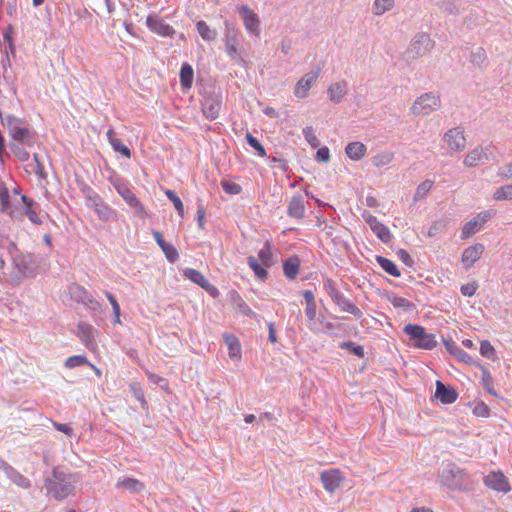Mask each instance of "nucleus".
Here are the masks:
<instances>
[{"instance_id": "f257e3e1", "label": "nucleus", "mask_w": 512, "mask_h": 512, "mask_svg": "<svg viewBox=\"0 0 512 512\" xmlns=\"http://www.w3.org/2000/svg\"><path fill=\"white\" fill-rule=\"evenodd\" d=\"M404 332L413 341V346L418 349L431 350L437 345L435 336L428 334L425 328L418 324H407Z\"/></svg>"}, {"instance_id": "f03ea898", "label": "nucleus", "mask_w": 512, "mask_h": 512, "mask_svg": "<svg viewBox=\"0 0 512 512\" xmlns=\"http://www.w3.org/2000/svg\"><path fill=\"white\" fill-rule=\"evenodd\" d=\"M441 106L440 96L436 93H425L419 96L411 105V112L416 115H429Z\"/></svg>"}, {"instance_id": "7ed1b4c3", "label": "nucleus", "mask_w": 512, "mask_h": 512, "mask_svg": "<svg viewBox=\"0 0 512 512\" xmlns=\"http://www.w3.org/2000/svg\"><path fill=\"white\" fill-rule=\"evenodd\" d=\"M442 141L449 154L462 152L467 145L464 130L460 127H454L446 131Z\"/></svg>"}, {"instance_id": "20e7f679", "label": "nucleus", "mask_w": 512, "mask_h": 512, "mask_svg": "<svg viewBox=\"0 0 512 512\" xmlns=\"http://www.w3.org/2000/svg\"><path fill=\"white\" fill-rule=\"evenodd\" d=\"M320 480L327 492L334 493L340 488L345 477L340 469L332 468L322 471L320 474Z\"/></svg>"}, {"instance_id": "39448f33", "label": "nucleus", "mask_w": 512, "mask_h": 512, "mask_svg": "<svg viewBox=\"0 0 512 512\" xmlns=\"http://www.w3.org/2000/svg\"><path fill=\"white\" fill-rule=\"evenodd\" d=\"M114 187L123 200L134 210L138 216L146 215L145 208L133 191L124 183H116Z\"/></svg>"}, {"instance_id": "423d86ee", "label": "nucleus", "mask_w": 512, "mask_h": 512, "mask_svg": "<svg viewBox=\"0 0 512 512\" xmlns=\"http://www.w3.org/2000/svg\"><path fill=\"white\" fill-rule=\"evenodd\" d=\"M433 45L434 42L430 39L428 35L421 34L417 36V38L411 43L410 47L408 48V57L412 59L423 57L424 55L430 52Z\"/></svg>"}, {"instance_id": "0eeeda50", "label": "nucleus", "mask_w": 512, "mask_h": 512, "mask_svg": "<svg viewBox=\"0 0 512 512\" xmlns=\"http://www.w3.org/2000/svg\"><path fill=\"white\" fill-rule=\"evenodd\" d=\"M319 76H320L319 68L306 73L296 83V85L294 87V95L299 99L306 98L309 94L311 87L317 82Z\"/></svg>"}, {"instance_id": "6e6552de", "label": "nucleus", "mask_w": 512, "mask_h": 512, "mask_svg": "<svg viewBox=\"0 0 512 512\" xmlns=\"http://www.w3.org/2000/svg\"><path fill=\"white\" fill-rule=\"evenodd\" d=\"M6 125L10 136L14 140L26 142L29 139V129L25 126L21 119L12 115H8L6 118Z\"/></svg>"}, {"instance_id": "1a4fd4ad", "label": "nucleus", "mask_w": 512, "mask_h": 512, "mask_svg": "<svg viewBox=\"0 0 512 512\" xmlns=\"http://www.w3.org/2000/svg\"><path fill=\"white\" fill-rule=\"evenodd\" d=\"M183 275L191 282L203 288L212 297L216 298L219 296V290L214 285H212L200 271L193 268H187L184 270Z\"/></svg>"}, {"instance_id": "9d476101", "label": "nucleus", "mask_w": 512, "mask_h": 512, "mask_svg": "<svg viewBox=\"0 0 512 512\" xmlns=\"http://www.w3.org/2000/svg\"><path fill=\"white\" fill-rule=\"evenodd\" d=\"M146 25L152 32L162 37H172L176 33L171 25L156 14H151L146 18Z\"/></svg>"}, {"instance_id": "9b49d317", "label": "nucleus", "mask_w": 512, "mask_h": 512, "mask_svg": "<svg viewBox=\"0 0 512 512\" xmlns=\"http://www.w3.org/2000/svg\"><path fill=\"white\" fill-rule=\"evenodd\" d=\"M362 217L382 242L388 243L391 241L392 235L385 224L381 223L375 216L366 211L362 214Z\"/></svg>"}, {"instance_id": "f8f14e48", "label": "nucleus", "mask_w": 512, "mask_h": 512, "mask_svg": "<svg viewBox=\"0 0 512 512\" xmlns=\"http://www.w3.org/2000/svg\"><path fill=\"white\" fill-rule=\"evenodd\" d=\"M484 484L498 492L507 493L511 490L508 478L501 471H491L485 477Z\"/></svg>"}, {"instance_id": "ddd939ff", "label": "nucleus", "mask_w": 512, "mask_h": 512, "mask_svg": "<svg viewBox=\"0 0 512 512\" xmlns=\"http://www.w3.org/2000/svg\"><path fill=\"white\" fill-rule=\"evenodd\" d=\"M492 215L493 213L491 211H483L479 213L475 218L468 221L462 229L461 238L467 239L475 234L483 227L486 221L492 217Z\"/></svg>"}, {"instance_id": "4468645a", "label": "nucleus", "mask_w": 512, "mask_h": 512, "mask_svg": "<svg viewBox=\"0 0 512 512\" xmlns=\"http://www.w3.org/2000/svg\"><path fill=\"white\" fill-rule=\"evenodd\" d=\"M491 157L492 150L489 147H476L465 156L463 164L466 167L472 168L480 165L485 160H489Z\"/></svg>"}, {"instance_id": "2eb2a0df", "label": "nucleus", "mask_w": 512, "mask_h": 512, "mask_svg": "<svg viewBox=\"0 0 512 512\" xmlns=\"http://www.w3.org/2000/svg\"><path fill=\"white\" fill-rule=\"evenodd\" d=\"M238 10L242 15L244 26L247 31L258 36L260 33V21L258 15L246 5L239 7Z\"/></svg>"}, {"instance_id": "dca6fc26", "label": "nucleus", "mask_w": 512, "mask_h": 512, "mask_svg": "<svg viewBox=\"0 0 512 512\" xmlns=\"http://www.w3.org/2000/svg\"><path fill=\"white\" fill-rule=\"evenodd\" d=\"M484 251V246L482 244H475L467 247L461 256V261L463 266L466 269H470L474 266V264L480 259L482 253Z\"/></svg>"}, {"instance_id": "f3484780", "label": "nucleus", "mask_w": 512, "mask_h": 512, "mask_svg": "<svg viewBox=\"0 0 512 512\" xmlns=\"http://www.w3.org/2000/svg\"><path fill=\"white\" fill-rule=\"evenodd\" d=\"M223 339L227 346L229 357L234 361H240L242 358V347L239 339L231 333H224Z\"/></svg>"}, {"instance_id": "a211bd4d", "label": "nucleus", "mask_w": 512, "mask_h": 512, "mask_svg": "<svg viewBox=\"0 0 512 512\" xmlns=\"http://www.w3.org/2000/svg\"><path fill=\"white\" fill-rule=\"evenodd\" d=\"M435 397L444 404H452L458 398V393L453 388L446 387L441 381H436Z\"/></svg>"}, {"instance_id": "6ab92c4d", "label": "nucleus", "mask_w": 512, "mask_h": 512, "mask_svg": "<svg viewBox=\"0 0 512 512\" xmlns=\"http://www.w3.org/2000/svg\"><path fill=\"white\" fill-rule=\"evenodd\" d=\"M153 237L169 262L173 263L179 258L177 249L172 244L167 243L159 231H153Z\"/></svg>"}, {"instance_id": "aec40b11", "label": "nucleus", "mask_w": 512, "mask_h": 512, "mask_svg": "<svg viewBox=\"0 0 512 512\" xmlns=\"http://www.w3.org/2000/svg\"><path fill=\"white\" fill-rule=\"evenodd\" d=\"M49 491L57 499H64L68 497L74 490L73 485L70 482L65 481H54L51 482L48 487Z\"/></svg>"}, {"instance_id": "412c9836", "label": "nucleus", "mask_w": 512, "mask_h": 512, "mask_svg": "<svg viewBox=\"0 0 512 512\" xmlns=\"http://www.w3.org/2000/svg\"><path fill=\"white\" fill-rule=\"evenodd\" d=\"M202 112L206 118L214 120L218 118L221 104L213 97H206L202 102Z\"/></svg>"}, {"instance_id": "4be33fe9", "label": "nucleus", "mask_w": 512, "mask_h": 512, "mask_svg": "<svg viewBox=\"0 0 512 512\" xmlns=\"http://www.w3.org/2000/svg\"><path fill=\"white\" fill-rule=\"evenodd\" d=\"M287 213L289 216L297 219L304 217L305 205L301 196H294L291 198L288 204Z\"/></svg>"}, {"instance_id": "5701e85b", "label": "nucleus", "mask_w": 512, "mask_h": 512, "mask_svg": "<svg viewBox=\"0 0 512 512\" xmlns=\"http://www.w3.org/2000/svg\"><path fill=\"white\" fill-rule=\"evenodd\" d=\"M345 152L351 160L358 161L365 156L367 148L363 143L355 141L347 144Z\"/></svg>"}, {"instance_id": "b1692460", "label": "nucleus", "mask_w": 512, "mask_h": 512, "mask_svg": "<svg viewBox=\"0 0 512 512\" xmlns=\"http://www.w3.org/2000/svg\"><path fill=\"white\" fill-rule=\"evenodd\" d=\"M194 71L190 64L184 63L180 70V83L182 88L188 90L192 87Z\"/></svg>"}, {"instance_id": "393cba45", "label": "nucleus", "mask_w": 512, "mask_h": 512, "mask_svg": "<svg viewBox=\"0 0 512 512\" xmlns=\"http://www.w3.org/2000/svg\"><path fill=\"white\" fill-rule=\"evenodd\" d=\"M22 201L26 205L25 213L28 216L29 220L36 225H40L42 223V220L38 215L37 205L32 200H28L26 196H22Z\"/></svg>"}, {"instance_id": "a878e982", "label": "nucleus", "mask_w": 512, "mask_h": 512, "mask_svg": "<svg viewBox=\"0 0 512 512\" xmlns=\"http://www.w3.org/2000/svg\"><path fill=\"white\" fill-rule=\"evenodd\" d=\"M346 86L345 82H338L330 85L327 90L330 100L333 102H340L346 94Z\"/></svg>"}, {"instance_id": "bb28decb", "label": "nucleus", "mask_w": 512, "mask_h": 512, "mask_svg": "<svg viewBox=\"0 0 512 512\" xmlns=\"http://www.w3.org/2000/svg\"><path fill=\"white\" fill-rule=\"evenodd\" d=\"M300 261L297 257L289 258L283 264V271L287 278L295 279L299 273Z\"/></svg>"}, {"instance_id": "cd10ccee", "label": "nucleus", "mask_w": 512, "mask_h": 512, "mask_svg": "<svg viewBox=\"0 0 512 512\" xmlns=\"http://www.w3.org/2000/svg\"><path fill=\"white\" fill-rule=\"evenodd\" d=\"M377 262L380 265V267L388 274H390L394 277L401 276L400 270L398 269L397 265L392 260L385 258L383 256H377Z\"/></svg>"}, {"instance_id": "c85d7f7f", "label": "nucleus", "mask_w": 512, "mask_h": 512, "mask_svg": "<svg viewBox=\"0 0 512 512\" xmlns=\"http://www.w3.org/2000/svg\"><path fill=\"white\" fill-rule=\"evenodd\" d=\"M495 201H511L512 200V183L498 187L493 193Z\"/></svg>"}, {"instance_id": "c756f323", "label": "nucleus", "mask_w": 512, "mask_h": 512, "mask_svg": "<svg viewBox=\"0 0 512 512\" xmlns=\"http://www.w3.org/2000/svg\"><path fill=\"white\" fill-rule=\"evenodd\" d=\"M394 159V154L389 151L377 153L372 158V163L375 167H383L390 164Z\"/></svg>"}, {"instance_id": "7c9ffc66", "label": "nucleus", "mask_w": 512, "mask_h": 512, "mask_svg": "<svg viewBox=\"0 0 512 512\" xmlns=\"http://www.w3.org/2000/svg\"><path fill=\"white\" fill-rule=\"evenodd\" d=\"M389 301L395 308L403 311H411L415 308V305L404 297L392 296L389 298Z\"/></svg>"}, {"instance_id": "2f4dec72", "label": "nucleus", "mask_w": 512, "mask_h": 512, "mask_svg": "<svg viewBox=\"0 0 512 512\" xmlns=\"http://www.w3.org/2000/svg\"><path fill=\"white\" fill-rule=\"evenodd\" d=\"M247 262L257 278L263 280L267 277V270L258 263L257 259L254 256H249Z\"/></svg>"}, {"instance_id": "473e14b6", "label": "nucleus", "mask_w": 512, "mask_h": 512, "mask_svg": "<svg viewBox=\"0 0 512 512\" xmlns=\"http://www.w3.org/2000/svg\"><path fill=\"white\" fill-rule=\"evenodd\" d=\"M118 486L130 490L132 492H138L144 489V484L138 479L134 478H125L118 483Z\"/></svg>"}, {"instance_id": "72a5a7b5", "label": "nucleus", "mask_w": 512, "mask_h": 512, "mask_svg": "<svg viewBox=\"0 0 512 512\" xmlns=\"http://www.w3.org/2000/svg\"><path fill=\"white\" fill-rule=\"evenodd\" d=\"M482 385L484 389L492 396L497 397L498 394L493 386V378L489 370L482 368Z\"/></svg>"}, {"instance_id": "f704fd0d", "label": "nucleus", "mask_w": 512, "mask_h": 512, "mask_svg": "<svg viewBox=\"0 0 512 512\" xmlns=\"http://www.w3.org/2000/svg\"><path fill=\"white\" fill-rule=\"evenodd\" d=\"M258 257L264 266L272 264V245L267 241L264 247L258 252Z\"/></svg>"}, {"instance_id": "c9c22d12", "label": "nucleus", "mask_w": 512, "mask_h": 512, "mask_svg": "<svg viewBox=\"0 0 512 512\" xmlns=\"http://www.w3.org/2000/svg\"><path fill=\"white\" fill-rule=\"evenodd\" d=\"M433 182L431 180H425L420 183L414 194V201L422 200L428 192L431 190Z\"/></svg>"}, {"instance_id": "e433bc0d", "label": "nucleus", "mask_w": 512, "mask_h": 512, "mask_svg": "<svg viewBox=\"0 0 512 512\" xmlns=\"http://www.w3.org/2000/svg\"><path fill=\"white\" fill-rule=\"evenodd\" d=\"M395 0H375L374 12L376 15H382L391 10L394 6Z\"/></svg>"}, {"instance_id": "4c0bfd02", "label": "nucleus", "mask_w": 512, "mask_h": 512, "mask_svg": "<svg viewBox=\"0 0 512 512\" xmlns=\"http://www.w3.org/2000/svg\"><path fill=\"white\" fill-rule=\"evenodd\" d=\"M165 195L173 203L179 216L183 217L184 216V205H183L181 199L177 196V194L173 190L168 189L165 191Z\"/></svg>"}, {"instance_id": "58836bf2", "label": "nucleus", "mask_w": 512, "mask_h": 512, "mask_svg": "<svg viewBox=\"0 0 512 512\" xmlns=\"http://www.w3.org/2000/svg\"><path fill=\"white\" fill-rule=\"evenodd\" d=\"M480 353L483 357H486L491 360L496 359V350L494 346L488 341L483 340L480 343Z\"/></svg>"}, {"instance_id": "ea45409f", "label": "nucleus", "mask_w": 512, "mask_h": 512, "mask_svg": "<svg viewBox=\"0 0 512 512\" xmlns=\"http://www.w3.org/2000/svg\"><path fill=\"white\" fill-rule=\"evenodd\" d=\"M472 413L476 417L488 418L490 416V408L482 401L475 402Z\"/></svg>"}, {"instance_id": "a19ab883", "label": "nucleus", "mask_w": 512, "mask_h": 512, "mask_svg": "<svg viewBox=\"0 0 512 512\" xmlns=\"http://www.w3.org/2000/svg\"><path fill=\"white\" fill-rule=\"evenodd\" d=\"M232 299L242 314L248 316L253 314L251 308L246 304V302L237 292L232 293Z\"/></svg>"}, {"instance_id": "79ce46f5", "label": "nucleus", "mask_w": 512, "mask_h": 512, "mask_svg": "<svg viewBox=\"0 0 512 512\" xmlns=\"http://www.w3.org/2000/svg\"><path fill=\"white\" fill-rule=\"evenodd\" d=\"M197 30L204 40H211L215 37V33L209 28L203 20L197 22Z\"/></svg>"}, {"instance_id": "37998d69", "label": "nucleus", "mask_w": 512, "mask_h": 512, "mask_svg": "<svg viewBox=\"0 0 512 512\" xmlns=\"http://www.w3.org/2000/svg\"><path fill=\"white\" fill-rule=\"evenodd\" d=\"M110 145L112 146L114 151L120 153L124 157H126V158H130L131 157L130 149L119 138L113 139L111 141Z\"/></svg>"}, {"instance_id": "c03bdc74", "label": "nucleus", "mask_w": 512, "mask_h": 512, "mask_svg": "<svg viewBox=\"0 0 512 512\" xmlns=\"http://www.w3.org/2000/svg\"><path fill=\"white\" fill-rule=\"evenodd\" d=\"M88 361H87V358L83 355H73V356H70L66 359L65 361V366L67 368H75V367H78V366H82L84 364H87Z\"/></svg>"}, {"instance_id": "a18cd8bd", "label": "nucleus", "mask_w": 512, "mask_h": 512, "mask_svg": "<svg viewBox=\"0 0 512 512\" xmlns=\"http://www.w3.org/2000/svg\"><path fill=\"white\" fill-rule=\"evenodd\" d=\"M303 134L307 142L314 148L319 146V140L313 127L308 126L303 129Z\"/></svg>"}, {"instance_id": "49530a36", "label": "nucleus", "mask_w": 512, "mask_h": 512, "mask_svg": "<svg viewBox=\"0 0 512 512\" xmlns=\"http://www.w3.org/2000/svg\"><path fill=\"white\" fill-rule=\"evenodd\" d=\"M221 186L223 190L229 195H238L242 191V188L239 184L227 180H222Z\"/></svg>"}, {"instance_id": "de8ad7c7", "label": "nucleus", "mask_w": 512, "mask_h": 512, "mask_svg": "<svg viewBox=\"0 0 512 512\" xmlns=\"http://www.w3.org/2000/svg\"><path fill=\"white\" fill-rule=\"evenodd\" d=\"M246 140H247L248 144L258 152L259 156L264 157L266 155V151H265L263 145L260 143V141L256 137H254L250 133H247Z\"/></svg>"}, {"instance_id": "09e8293b", "label": "nucleus", "mask_w": 512, "mask_h": 512, "mask_svg": "<svg viewBox=\"0 0 512 512\" xmlns=\"http://www.w3.org/2000/svg\"><path fill=\"white\" fill-rule=\"evenodd\" d=\"M78 329H79L80 337L84 341H86V342L92 341V339H93V332H94L92 326L86 325V324H80L78 326Z\"/></svg>"}, {"instance_id": "8fccbe9b", "label": "nucleus", "mask_w": 512, "mask_h": 512, "mask_svg": "<svg viewBox=\"0 0 512 512\" xmlns=\"http://www.w3.org/2000/svg\"><path fill=\"white\" fill-rule=\"evenodd\" d=\"M478 285L476 282L467 283L461 286V293L466 297H472L477 291Z\"/></svg>"}, {"instance_id": "3c124183", "label": "nucleus", "mask_w": 512, "mask_h": 512, "mask_svg": "<svg viewBox=\"0 0 512 512\" xmlns=\"http://www.w3.org/2000/svg\"><path fill=\"white\" fill-rule=\"evenodd\" d=\"M455 476H456L455 472L451 469L443 471V473L441 475L443 484L450 488H456V484H454L450 481V479L454 478Z\"/></svg>"}, {"instance_id": "603ef678", "label": "nucleus", "mask_w": 512, "mask_h": 512, "mask_svg": "<svg viewBox=\"0 0 512 512\" xmlns=\"http://www.w3.org/2000/svg\"><path fill=\"white\" fill-rule=\"evenodd\" d=\"M341 347L350 349L352 353L358 357H364V349L362 346H354L352 342H345L341 345Z\"/></svg>"}, {"instance_id": "864d4df0", "label": "nucleus", "mask_w": 512, "mask_h": 512, "mask_svg": "<svg viewBox=\"0 0 512 512\" xmlns=\"http://www.w3.org/2000/svg\"><path fill=\"white\" fill-rule=\"evenodd\" d=\"M498 176L502 179H512V162L507 163L498 171Z\"/></svg>"}, {"instance_id": "5fc2aeb1", "label": "nucleus", "mask_w": 512, "mask_h": 512, "mask_svg": "<svg viewBox=\"0 0 512 512\" xmlns=\"http://www.w3.org/2000/svg\"><path fill=\"white\" fill-rule=\"evenodd\" d=\"M316 159L319 162H328L330 159V152L327 147H322L317 150Z\"/></svg>"}, {"instance_id": "6e6d98bb", "label": "nucleus", "mask_w": 512, "mask_h": 512, "mask_svg": "<svg viewBox=\"0 0 512 512\" xmlns=\"http://www.w3.org/2000/svg\"><path fill=\"white\" fill-rule=\"evenodd\" d=\"M316 310H317L316 303L306 304L305 314H306V316H307L309 321H314L315 320V318H316Z\"/></svg>"}, {"instance_id": "4d7b16f0", "label": "nucleus", "mask_w": 512, "mask_h": 512, "mask_svg": "<svg viewBox=\"0 0 512 512\" xmlns=\"http://www.w3.org/2000/svg\"><path fill=\"white\" fill-rule=\"evenodd\" d=\"M0 201L2 204V211H6L9 204V192L6 188L0 191Z\"/></svg>"}, {"instance_id": "13d9d810", "label": "nucleus", "mask_w": 512, "mask_h": 512, "mask_svg": "<svg viewBox=\"0 0 512 512\" xmlns=\"http://www.w3.org/2000/svg\"><path fill=\"white\" fill-rule=\"evenodd\" d=\"M13 153L20 161H27L29 159V153L24 148L16 147L13 149Z\"/></svg>"}, {"instance_id": "bf43d9fd", "label": "nucleus", "mask_w": 512, "mask_h": 512, "mask_svg": "<svg viewBox=\"0 0 512 512\" xmlns=\"http://www.w3.org/2000/svg\"><path fill=\"white\" fill-rule=\"evenodd\" d=\"M444 345L447 351H449L451 354H458L459 348L453 340H444Z\"/></svg>"}, {"instance_id": "052dcab7", "label": "nucleus", "mask_w": 512, "mask_h": 512, "mask_svg": "<svg viewBox=\"0 0 512 512\" xmlns=\"http://www.w3.org/2000/svg\"><path fill=\"white\" fill-rule=\"evenodd\" d=\"M53 426L60 432H63L65 433L66 435H71L73 430L70 426H68L67 424H62V423H57V422H54L53 423Z\"/></svg>"}, {"instance_id": "680f3d73", "label": "nucleus", "mask_w": 512, "mask_h": 512, "mask_svg": "<svg viewBox=\"0 0 512 512\" xmlns=\"http://www.w3.org/2000/svg\"><path fill=\"white\" fill-rule=\"evenodd\" d=\"M303 297L305 299L306 304L316 303L314 293L311 290H305L303 292Z\"/></svg>"}, {"instance_id": "e2e57ef3", "label": "nucleus", "mask_w": 512, "mask_h": 512, "mask_svg": "<svg viewBox=\"0 0 512 512\" xmlns=\"http://www.w3.org/2000/svg\"><path fill=\"white\" fill-rule=\"evenodd\" d=\"M197 220H198V225L200 228H203L204 227V220H205V210L201 207L197 210Z\"/></svg>"}, {"instance_id": "0e129e2a", "label": "nucleus", "mask_w": 512, "mask_h": 512, "mask_svg": "<svg viewBox=\"0 0 512 512\" xmlns=\"http://www.w3.org/2000/svg\"><path fill=\"white\" fill-rule=\"evenodd\" d=\"M269 341L271 343L277 342V336H276V332H275L273 323L269 324Z\"/></svg>"}, {"instance_id": "69168bd1", "label": "nucleus", "mask_w": 512, "mask_h": 512, "mask_svg": "<svg viewBox=\"0 0 512 512\" xmlns=\"http://www.w3.org/2000/svg\"><path fill=\"white\" fill-rule=\"evenodd\" d=\"M366 204H367V206H369V207H376V206L378 205V202H377V200H376V198H375V197L368 196V197L366 198Z\"/></svg>"}, {"instance_id": "338daca9", "label": "nucleus", "mask_w": 512, "mask_h": 512, "mask_svg": "<svg viewBox=\"0 0 512 512\" xmlns=\"http://www.w3.org/2000/svg\"><path fill=\"white\" fill-rule=\"evenodd\" d=\"M105 295H106L108 301L110 302L111 306L118 304L116 298L114 297V295L112 293L105 291Z\"/></svg>"}, {"instance_id": "774afa93", "label": "nucleus", "mask_w": 512, "mask_h": 512, "mask_svg": "<svg viewBox=\"0 0 512 512\" xmlns=\"http://www.w3.org/2000/svg\"><path fill=\"white\" fill-rule=\"evenodd\" d=\"M347 312H350L352 314L359 313V309L354 304L348 303L347 308L345 309Z\"/></svg>"}]
</instances>
